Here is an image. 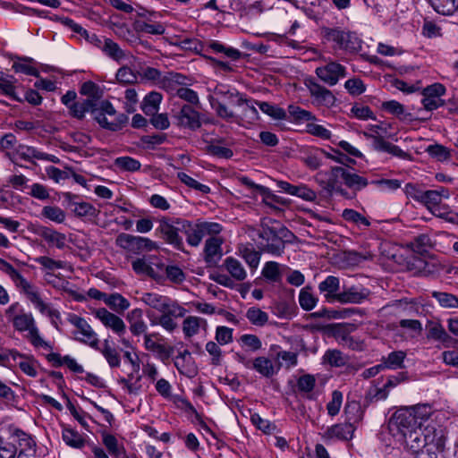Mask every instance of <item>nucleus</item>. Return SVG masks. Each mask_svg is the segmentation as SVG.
<instances>
[{"label":"nucleus","mask_w":458,"mask_h":458,"mask_svg":"<svg viewBox=\"0 0 458 458\" xmlns=\"http://www.w3.org/2000/svg\"><path fill=\"white\" fill-rule=\"evenodd\" d=\"M395 444L405 445L417 458H422L423 455L430 454L437 450L444 451L445 437L442 428L429 425L421 428L420 425L405 436V439L397 440Z\"/></svg>","instance_id":"f257e3e1"},{"label":"nucleus","mask_w":458,"mask_h":458,"mask_svg":"<svg viewBox=\"0 0 458 458\" xmlns=\"http://www.w3.org/2000/svg\"><path fill=\"white\" fill-rule=\"evenodd\" d=\"M2 272L10 276L17 287H20L34 307L43 315L49 316L54 310L50 304L46 303L40 297L37 288L30 284L12 264L2 259Z\"/></svg>","instance_id":"f03ea898"},{"label":"nucleus","mask_w":458,"mask_h":458,"mask_svg":"<svg viewBox=\"0 0 458 458\" xmlns=\"http://www.w3.org/2000/svg\"><path fill=\"white\" fill-rule=\"evenodd\" d=\"M420 425V423L417 420L416 410L414 408H403L396 411L389 420L388 431L395 442L405 439V436Z\"/></svg>","instance_id":"7ed1b4c3"},{"label":"nucleus","mask_w":458,"mask_h":458,"mask_svg":"<svg viewBox=\"0 0 458 458\" xmlns=\"http://www.w3.org/2000/svg\"><path fill=\"white\" fill-rule=\"evenodd\" d=\"M262 250L274 256H281L285 248V242H290L293 233L284 226H262L259 233Z\"/></svg>","instance_id":"20e7f679"},{"label":"nucleus","mask_w":458,"mask_h":458,"mask_svg":"<svg viewBox=\"0 0 458 458\" xmlns=\"http://www.w3.org/2000/svg\"><path fill=\"white\" fill-rule=\"evenodd\" d=\"M386 132L387 128L383 126V124H370L368 126V131H364L363 135L371 141V146L374 150L388 153L401 159L411 160V154L385 140L383 135Z\"/></svg>","instance_id":"39448f33"},{"label":"nucleus","mask_w":458,"mask_h":458,"mask_svg":"<svg viewBox=\"0 0 458 458\" xmlns=\"http://www.w3.org/2000/svg\"><path fill=\"white\" fill-rule=\"evenodd\" d=\"M14 328L20 332H27L26 338L35 348L52 350L50 343L45 341L40 335L39 329L31 313H23L14 318Z\"/></svg>","instance_id":"423d86ee"},{"label":"nucleus","mask_w":458,"mask_h":458,"mask_svg":"<svg viewBox=\"0 0 458 458\" xmlns=\"http://www.w3.org/2000/svg\"><path fill=\"white\" fill-rule=\"evenodd\" d=\"M182 233L186 235L188 244L197 247L206 235H216L221 233L223 227L216 222L199 221L195 224L185 219Z\"/></svg>","instance_id":"0eeeda50"},{"label":"nucleus","mask_w":458,"mask_h":458,"mask_svg":"<svg viewBox=\"0 0 458 458\" xmlns=\"http://www.w3.org/2000/svg\"><path fill=\"white\" fill-rule=\"evenodd\" d=\"M69 114L76 119L82 120L86 113L89 112L93 119L96 121L98 114L94 113L105 112L108 113L109 116H114L116 111L113 105L107 100L96 101L94 99L86 98L82 101H77L72 104L69 108Z\"/></svg>","instance_id":"6e6552de"},{"label":"nucleus","mask_w":458,"mask_h":458,"mask_svg":"<svg viewBox=\"0 0 458 458\" xmlns=\"http://www.w3.org/2000/svg\"><path fill=\"white\" fill-rule=\"evenodd\" d=\"M185 219L179 217L163 216L159 220L157 231L162 234V238L175 249L182 250L183 249L182 237L179 233H182Z\"/></svg>","instance_id":"1a4fd4ad"},{"label":"nucleus","mask_w":458,"mask_h":458,"mask_svg":"<svg viewBox=\"0 0 458 458\" xmlns=\"http://www.w3.org/2000/svg\"><path fill=\"white\" fill-rule=\"evenodd\" d=\"M140 300L150 308L161 313L168 312L174 314L175 318H182L186 313V310L180 306L177 301L156 293H144Z\"/></svg>","instance_id":"9d476101"},{"label":"nucleus","mask_w":458,"mask_h":458,"mask_svg":"<svg viewBox=\"0 0 458 458\" xmlns=\"http://www.w3.org/2000/svg\"><path fill=\"white\" fill-rule=\"evenodd\" d=\"M68 320L76 328L72 331L73 338L76 341L89 345L95 350H98L99 340L98 335L85 318L72 314Z\"/></svg>","instance_id":"9b49d317"},{"label":"nucleus","mask_w":458,"mask_h":458,"mask_svg":"<svg viewBox=\"0 0 458 458\" xmlns=\"http://www.w3.org/2000/svg\"><path fill=\"white\" fill-rule=\"evenodd\" d=\"M115 242L120 248L134 254L151 251L157 248V244L148 238L128 233H120Z\"/></svg>","instance_id":"f8f14e48"},{"label":"nucleus","mask_w":458,"mask_h":458,"mask_svg":"<svg viewBox=\"0 0 458 458\" xmlns=\"http://www.w3.org/2000/svg\"><path fill=\"white\" fill-rule=\"evenodd\" d=\"M325 32L327 38L335 42L340 49L358 52L361 48V40L354 32L340 29H326Z\"/></svg>","instance_id":"ddd939ff"},{"label":"nucleus","mask_w":458,"mask_h":458,"mask_svg":"<svg viewBox=\"0 0 458 458\" xmlns=\"http://www.w3.org/2000/svg\"><path fill=\"white\" fill-rule=\"evenodd\" d=\"M346 167L333 166L327 173H319L318 176H325V180L321 179L319 184L329 194L333 192L339 193L340 195L351 198L348 192L342 188V183L344 182Z\"/></svg>","instance_id":"4468645a"},{"label":"nucleus","mask_w":458,"mask_h":458,"mask_svg":"<svg viewBox=\"0 0 458 458\" xmlns=\"http://www.w3.org/2000/svg\"><path fill=\"white\" fill-rule=\"evenodd\" d=\"M5 438L7 440H11V442L16 444L19 451V456L22 454L31 455L35 454V441L30 436L22 430L13 428V426H8L5 429Z\"/></svg>","instance_id":"2eb2a0df"},{"label":"nucleus","mask_w":458,"mask_h":458,"mask_svg":"<svg viewBox=\"0 0 458 458\" xmlns=\"http://www.w3.org/2000/svg\"><path fill=\"white\" fill-rule=\"evenodd\" d=\"M174 117L176 120V124L183 129L197 131L202 124L200 113L191 105H182Z\"/></svg>","instance_id":"dca6fc26"},{"label":"nucleus","mask_w":458,"mask_h":458,"mask_svg":"<svg viewBox=\"0 0 458 458\" xmlns=\"http://www.w3.org/2000/svg\"><path fill=\"white\" fill-rule=\"evenodd\" d=\"M315 72L328 86H335L341 78L346 77V68L336 62L319 66Z\"/></svg>","instance_id":"f3484780"},{"label":"nucleus","mask_w":458,"mask_h":458,"mask_svg":"<svg viewBox=\"0 0 458 458\" xmlns=\"http://www.w3.org/2000/svg\"><path fill=\"white\" fill-rule=\"evenodd\" d=\"M445 93V88L441 83H434L423 89L421 103L424 109L433 111L444 106L445 101L441 97Z\"/></svg>","instance_id":"a211bd4d"},{"label":"nucleus","mask_w":458,"mask_h":458,"mask_svg":"<svg viewBox=\"0 0 458 458\" xmlns=\"http://www.w3.org/2000/svg\"><path fill=\"white\" fill-rule=\"evenodd\" d=\"M93 314L106 327L112 329L119 336L122 337L125 334V324L123 320L115 314L109 312L105 308H99L94 310Z\"/></svg>","instance_id":"6ab92c4d"},{"label":"nucleus","mask_w":458,"mask_h":458,"mask_svg":"<svg viewBox=\"0 0 458 458\" xmlns=\"http://www.w3.org/2000/svg\"><path fill=\"white\" fill-rule=\"evenodd\" d=\"M426 329L427 338L441 343L445 348L451 347L456 342L439 321L428 320L426 324Z\"/></svg>","instance_id":"aec40b11"},{"label":"nucleus","mask_w":458,"mask_h":458,"mask_svg":"<svg viewBox=\"0 0 458 458\" xmlns=\"http://www.w3.org/2000/svg\"><path fill=\"white\" fill-rule=\"evenodd\" d=\"M223 240L219 237L212 236L208 238L204 246V260L208 267H216L221 259Z\"/></svg>","instance_id":"412c9836"},{"label":"nucleus","mask_w":458,"mask_h":458,"mask_svg":"<svg viewBox=\"0 0 458 458\" xmlns=\"http://www.w3.org/2000/svg\"><path fill=\"white\" fill-rule=\"evenodd\" d=\"M369 294L370 291L364 287L355 285L344 287V290L338 296V302L343 304H360L369 298Z\"/></svg>","instance_id":"4be33fe9"},{"label":"nucleus","mask_w":458,"mask_h":458,"mask_svg":"<svg viewBox=\"0 0 458 458\" xmlns=\"http://www.w3.org/2000/svg\"><path fill=\"white\" fill-rule=\"evenodd\" d=\"M307 87L310 96L318 105L327 107L335 105L336 98L329 89L313 81H309Z\"/></svg>","instance_id":"5701e85b"},{"label":"nucleus","mask_w":458,"mask_h":458,"mask_svg":"<svg viewBox=\"0 0 458 458\" xmlns=\"http://www.w3.org/2000/svg\"><path fill=\"white\" fill-rule=\"evenodd\" d=\"M318 291L327 302L338 301L340 294V279L335 276H327L318 284Z\"/></svg>","instance_id":"b1692460"},{"label":"nucleus","mask_w":458,"mask_h":458,"mask_svg":"<svg viewBox=\"0 0 458 458\" xmlns=\"http://www.w3.org/2000/svg\"><path fill=\"white\" fill-rule=\"evenodd\" d=\"M37 234L43 238L49 246L64 249L66 244V235L47 226H40Z\"/></svg>","instance_id":"393cba45"},{"label":"nucleus","mask_w":458,"mask_h":458,"mask_svg":"<svg viewBox=\"0 0 458 458\" xmlns=\"http://www.w3.org/2000/svg\"><path fill=\"white\" fill-rule=\"evenodd\" d=\"M354 430L355 427L348 422L335 424L327 428L324 433V437L327 439L349 440L352 437Z\"/></svg>","instance_id":"a878e982"},{"label":"nucleus","mask_w":458,"mask_h":458,"mask_svg":"<svg viewBox=\"0 0 458 458\" xmlns=\"http://www.w3.org/2000/svg\"><path fill=\"white\" fill-rule=\"evenodd\" d=\"M64 198L70 207H74L72 211L77 216H95L97 215V209L93 205L88 202L74 201L73 199L77 197L71 192L64 193Z\"/></svg>","instance_id":"bb28decb"},{"label":"nucleus","mask_w":458,"mask_h":458,"mask_svg":"<svg viewBox=\"0 0 458 458\" xmlns=\"http://www.w3.org/2000/svg\"><path fill=\"white\" fill-rule=\"evenodd\" d=\"M94 113L98 114V117H96V122L102 128L112 131L121 130L123 127V125L128 122V116L124 114H120L114 118V120L109 122L106 117V115H109L108 113H98V111H95Z\"/></svg>","instance_id":"cd10ccee"},{"label":"nucleus","mask_w":458,"mask_h":458,"mask_svg":"<svg viewBox=\"0 0 458 458\" xmlns=\"http://www.w3.org/2000/svg\"><path fill=\"white\" fill-rule=\"evenodd\" d=\"M41 156V151H38L33 147L28 146H19L15 152L13 153L10 151L4 152V157H8L13 163H16L19 158L28 161L31 160L32 158L39 160Z\"/></svg>","instance_id":"c85d7f7f"},{"label":"nucleus","mask_w":458,"mask_h":458,"mask_svg":"<svg viewBox=\"0 0 458 458\" xmlns=\"http://www.w3.org/2000/svg\"><path fill=\"white\" fill-rule=\"evenodd\" d=\"M334 336L339 344L352 350L360 351L363 348L362 342L350 335L344 327L338 326L334 331Z\"/></svg>","instance_id":"c756f323"},{"label":"nucleus","mask_w":458,"mask_h":458,"mask_svg":"<svg viewBox=\"0 0 458 458\" xmlns=\"http://www.w3.org/2000/svg\"><path fill=\"white\" fill-rule=\"evenodd\" d=\"M229 94H226V97L223 98H209L210 106L216 111V114L226 121H231L236 117L235 113L226 106L229 102Z\"/></svg>","instance_id":"7c9ffc66"},{"label":"nucleus","mask_w":458,"mask_h":458,"mask_svg":"<svg viewBox=\"0 0 458 458\" xmlns=\"http://www.w3.org/2000/svg\"><path fill=\"white\" fill-rule=\"evenodd\" d=\"M12 60H13L12 69L15 72H21L34 77L39 76L38 70L30 64L35 62L33 58L15 56L12 58Z\"/></svg>","instance_id":"2f4dec72"},{"label":"nucleus","mask_w":458,"mask_h":458,"mask_svg":"<svg viewBox=\"0 0 458 458\" xmlns=\"http://www.w3.org/2000/svg\"><path fill=\"white\" fill-rule=\"evenodd\" d=\"M127 320L130 324V331L134 335H140L147 331V324L142 318V311L140 309H134L127 315Z\"/></svg>","instance_id":"473e14b6"},{"label":"nucleus","mask_w":458,"mask_h":458,"mask_svg":"<svg viewBox=\"0 0 458 458\" xmlns=\"http://www.w3.org/2000/svg\"><path fill=\"white\" fill-rule=\"evenodd\" d=\"M449 196V190L445 187L425 191L422 204L428 208L436 207L441 203L443 199H448Z\"/></svg>","instance_id":"72a5a7b5"},{"label":"nucleus","mask_w":458,"mask_h":458,"mask_svg":"<svg viewBox=\"0 0 458 458\" xmlns=\"http://www.w3.org/2000/svg\"><path fill=\"white\" fill-rule=\"evenodd\" d=\"M207 320L196 317V316H189L182 322V332L185 337H191L199 334V329L201 327L206 328Z\"/></svg>","instance_id":"f704fd0d"},{"label":"nucleus","mask_w":458,"mask_h":458,"mask_svg":"<svg viewBox=\"0 0 458 458\" xmlns=\"http://www.w3.org/2000/svg\"><path fill=\"white\" fill-rule=\"evenodd\" d=\"M301 308L305 311L312 310L318 302V298L313 294L311 286L301 288L298 297Z\"/></svg>","instance_id":"c9c22d12"},{"label":"nucleus","mask_w":458,"mask_h":458,"mask_svg":"<svg viewBox=\"0 0 458 458\" xmlns=\"http://www.w3.org/2000/svg\"><path fill=\"white\" fill-rule=\"evenodd\" d=\"M101 51L116 62H121L128 57V54L123 51L117 43L108 38H106Z\"/></svg>","instance_id":"e433bc0d"},{"label":"nucleus","mask_w":458,"mask_h":458,"mask_svg":"<svg viewBox=\"0 0 458 458\" xmlns=\"http://www.w3.org/2000/svg\"><path fill=\"white\" fill-rule=\"evenodd\" d=\"M344 413L346 416V422L354 426L355 423L360 422L363 419L364 410L360 403L356 401H350L345 404Z\"/></svg>","instance_id":"4c0bfd02"},{"label":"nucleus","mask_w":458,"mask_h":458,"mask_svg":"<svg viewBox=\"0 0 458 458\" xmlns=\"http://www.w3.org/2000/svg\"><path fill=\"white\" fill-rule=\"evenodd\" d=\"M344 183L354 191H359L368 186V180L352 172V169L346 168Z\"/></svg>","instance_id":"58836bf2"},{"label":"nucleus","mask_w":458,"mask_h":458,"mask_svg":"<svg viewBox=\"0 0 458 458\" xmlns=\"http://www.w3.org/2000/svg\"><path fill=\"white\" fill-rule=\"evenodd\" d=\"M102 442L113 457L118 458L125 452L123 445L120 444L117 438L112 434L103 432Z\"/></svg>","instance_id":"ea45409f"},{"label":"nucleus","mask_w":458,"mask_h":458,"mask_svg":"<svg viewBox=\"0 0 458 458\" xmlns=\"http://www.w3.org/2000/svg\"><path fill=\"white\" fill-rule=\"evenodd\" d=\"M322 362L331 367H343L347 364L348 357L337 349H329L324 353Z\"/></svg>","instance_id":"a19ab883"},{"label":"nucleus","mask_w":458,"mask_h":458,"mask_svg":"<svg viewBox=\"0 0 458 458\" xmlns=\"http://www.w3.org/2000/svg\"><path fill=\"white\" fill-rule=\"evenodd\" d=\"M161 100L162 95L158 92L152 91L146 95L141 105L144 114L153 115L158 110Z\"/></svg>","instance_id":"79ce46f5"},{"label":"nucleus","mask_w":458,"mask_h":458,"mask_svg":"<svg viewBox=\"0 0 458 458\" xmlns=\"http://www.w3.org/2000/svg\"><path fill=\"white\" fill-rule=\"evenodd\" d=\"M273 313L280 318L290 319L296 315L297 307L293 302L278 301L273 306Z\"/></svg>","instance_id":"37998d69"},{"label":"nucleus","mask_w":458,"mask_h":458,"mask_svg":"<svg viewBox=\"0 0 458 458\" xmlns=\"http://www.w3.org/2000/svg\"><path fill=\"white\" fill-rule=\"evenodd\" d=\"M433 9L443 15H451L458 10V0H428Z\"/></svg>","instance_id":"c03bdc74"},{"label":"nucleus","mask_w":458,"mask_h":458,"mask_svg":"<svg viewBox=\"0 0 458 458\" xmlns=\"http://www.w3.org/2000/svg\"><path fill=\"white\" fill-rule=\"evenodd\" d=\"M225 267L232 277H233L235 280L242 281L245 279L247 276L246 271L238 259L228 257L225 260Z\"/></svg>","instance_id":"a18cd8bd"},{"label":"nucleus","mask_w":458,"mask_h":458,"mask_svg":"<svg viewBox=\"0 0 458 458\" xmlns=\"http://www.w3.org/2000/svg\"><path fill=\"white\" fill-rule=\"evenodd\" d=\"M251 369H255L266 377H271L275 374V368L272 360L266 357H258L254 359Z\"/></svg>","instance_id":"49530a36"},{"label":"nucleus","mask_w":458,"mask_h":458,"mask_svg":"<svg viewBox=\"0 0 458 458\" xmlns=\"http://www.w3.org/2000/svg\"><path fill=\"white\" fill-rule=\"evenodd\" d=\"M105 303L116 312H123L130 306V302L120 293L107 294Z\"/></svg>","instance_id":"de8ad7c7"},{"label":"nucleus","mask_w":458,"mask_h":458,"mask_svg":"<svg viewBox=\"0 0 458 458\" xmlns=\"http://www.w3.org/2000/svg\"><path fill=\"white\" fill-rule=\"evenodd\" d=\"M256 104L264 114L269 115L275 120H285L287 117L286 112L278 106L260 101L256 102Z\"/></svg>","instance_id":"09e8293b"},{"label":"nucleus","mask_w":458,"mask_h":458,"mask_svg":"<svg viewBox=\"0 0 458 458\" xmlns=\"http://www.w3.org/2000/svg\"><path fill=\"white\" fill-rule=\"evenodd\" d=\"M150 275L149 277L162 283L165 280V271L166 266L156 256H150Z\"/></svg>","instance_id":"8fccbe9b"},{"label":"nucleus","mask_w":458,"mask_h":458,"mask_svg":"<svg viewBox=\"0 0 458 458\" xmlns=\"http://www.w3.org/2000/svg\"><path fill=\"white\" fill-rule=\"evenodd\" d=\"M63 440L64 443L73 448H82L85 445L83 437L74 429L65 428L63 429Z\"/></svg>","instance_id":"3c124183"},{"label":"nucleus","mask_w":458,"mask_h":458,"mask_svg":"<svg viewBox=\"0 0 458 458\" xmlns=\"http://www.w3.org/2000/svg\"><path fill=\"white\" fill-rule=\"evenodd\" d=\"M432 297L437 301L439 305L447 309L458 308V297L445 292H433Z\"/></svg>","instance_id":"603ef678"},{"label":"nucleus","mask_w":458,"mask_h":458,"mask_svg":"<svg viewBox=\"0 0 458 458\" xmlns=\"http://www.w3.org/2000/svg\"><path fill=\"white\" fill-rule=\"evenodd\" d=\"M41 215L45 218L57 224L64 223L66 217L65 212L57 206L44 207L42 208Z\"/></svg>","instance_id":"864d4df0"},{"label":"nucleus","mask_w":458,"mask_h":458,"mask_svg":"<svg viewBox=\"0 0 458 458\" xmlns=\"http://www.w3.org/2000/svg\"><path fill=\"white\" fill-rule=\"evenodd\" d=\"M173 318H175L174 314H170L168 312H162V315L159 317H155L150 319L151 325H160L163 328L169 332H173L177 327V323L174 320Z\"/></svg>","instance_id":"5fc2aeb1"},{"label":"nucleus","mask_w":458,"mask_h":458,"mask_svg":"<svg viewBox=\"0 0 458 458\" xmlns=\"http://www.w3.org/2000/svg\"><path fill=\"white\" fill-rule=\"evenodd\" d=\"M246 318L251 324L259 327L264 326L268 320L267 313L257 307L248 309Z\"/></svg>","instance_id":"6e6d98bb"},{"label":"nucleus","mask_w":458,"mask_h":458,"mask_svg":"<svg viewBox=\"0 0 458 458\" xmlns=\"http://www.w3.org/2000/svg\"><path fill=\"white\" fill-rule=\"evenodd\" d=\"M137 29L140 32L151 35H163L165 31L161 22L137 21Z\"/></svg>","instance_id":"4d7b16f0"},{"label":"nucleus","mask_w":458,"mask_h":458,"mask_svg":"<svg viewBox=\"0 0 458 458\" xmlns=\"http://www.w3.org/2000/svg\"><path fill=\"white\" fill-rule=\"evenodd\" d=\"M114 165L121 170L136 172L140 169V162L131 157H120L114 160Z\"/></svg>","instance_id":"13d9d810"},{"label":"nucleus","mask_w":458,"mask_h":458,"mask_svg":"<svg viewBox=\"0 0 458 458\" xmlns=\"http://www.w3.org/2000/svg\"><path fill=\"white\" fill-rule=\"evenodd\" d=\"M209 47L216 53H224L227 57L232 60H238L242 56V53L232 47H226L218 41H212Z\"/></svg>","instance_id":"bf43d9fd"},{"label":"nucleus","mask_w":458,"mask_h":458,"mask_svg":"<svg viewBox=\"0 0 458 458\" xmlns=\"http://www.w3.org/2000/svg\"><path fill=\"white\" fill-rule=\"evenodd\" d=\"M80 93L83 96L89 97V99L99 101L98 99L102 97V90L95 82L86 81L84 82L80 89Z\"/></svg>","instance_id":"052dcab7"},{"label":"nucleus","mask_w":458,"mask_h":458,"mask_svg":"<svg viewBox=\"0 0 458 458\" xmlns=\"http://www.w3.org/2000/svg\"><path fill=\"white\" fill-rule=\"evenodd\" d=\"M177 177L182 182H183L190 188L197 190L202 193H208L210 191V188L208 185L199 182L198 181H196L195 179H193L192 177H191L190 175L183 172H179L177 174Z\"/></svg>","instance_id":"680f3d73"},{"label":"nucleus","mask_w":458,"mask_h":458,"mask_svg":"<svg viewBox=\"0 0 458 458\" xmlns=\"http://www.w3.org/2000/svg\"><path fill=\"white\" fill-rule=\"evenodd\" d=\"M406 353L403 351L392 352L388 354L385 364L389 369H400L403 367Z\"/></svg>","instance_id":"e2e57ef3"},{"label":"nucleus","mask_w":458,"mask_h":458,"mask_svg":"<svg viewBox=\"0 0 458 458\" xmlns=\"http://www.w3.org/2000/svg\"><path fill=\"white\" fill-rule=\"evenodd\" d=\"M342 216L348 222H352L355 225H362L366 227L370 225L369 221L356 210L346 208L343 211Z\"/></svg>","instance_id":"0e129e2a"},{"label":"nucleus","mask_w":458,"mask_h":458,"mask_svg":"<svg viewBox=\"0 0 458 458\" xmlns=\"http://www.w3.org/2000/svg\"><path fill=\"white\" fill-rule=\"evenodd\" d=\"M256 100L247 99L242 107V115L250 122H254L259 119V114L257 109Z\"/></svg>","instance_id":"69168bd1"},{"label":"nucleus","mask_w":458,"mask_h":458,"mask_svg":"<svg viewBox=\"0 0 458 458\" xmlns=\"http://www.w3.org/2000/svg\"><path fill=\"white\" fill-rule=\"evenodd\" d=\"M150 256L137 259L131 263L132 269L136 274L148 276L150 275Z\"/></svg>","instance_id":"338daca9"},{"label":"nucleus","mask_w":458,"mask_h":458,"mask_svg":"<svg viewBox=\"0 0 458 458\" xmlns=\"http://www.w3.org/2000/svg\"><path fill=\"white\" fill-rule=\"evenodd\" d=\"M368 257L364 254L354 250H345L343 252V261L347 266L354 267L360 265L361 262L366 260Z\"/></svg>","instance_id":"774afa93"}]
</instances>
